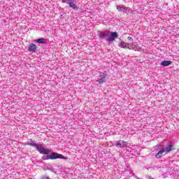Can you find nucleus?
I'll list each match as a JSON object with an SVG mask.
<instances>
[{
  "mask_svg": "<svg viewBox=\"0 0 179 179\" xmlns=\"http://www.w3.org/2000/svg\"><path fill=\"white\" fill-rule=\"evenodd\" d=\"M29 146H33V148H35L41 155H48L50 153V150L45 149L43 148V144L41 143H36L34 141H31V143H28Z\"/></svg>",
  "mask_w": 179,
  "mask_h": 179,
  "instance_id": "nucleus-1",
  "label": "nucleus"
},
{
  "mask_svg": "<svg viewBox=\"0 0 179 179\" xmlns=\"http://www.w3.org/2000/svg\"><path fill=\"white\" fill-rule=\"evenodd\" d=\"M28 51L30 52H36V51H37V45L34 43H30Z\"/></svg>",
  "mask_w": 179,
  "mask_h": 179,
  "instance_id": "nucleus-8",
  "label": "nucleus"
},
{
  "mask_svg": "<svg viewBox=\"0 0 179 179\" xmlns=\"http://www.w3.org/2000/svg\"><path fill=\"white\" fill-rule=\"evenodd\" d=\"M164 152H166V149L162 148L156 154L155 157L157 159H160V157L163 156V153H164Z\"/></svg>",
  "mask_w": 179,
  "mask_h": 179,
  "instance_id": "nucleus-9",
  "label": "nucleus"
},
{
  "mask_svg": "<svg viewBox=\"0 0 179 179\" xmlns=\"http://www.w3.org/2000/svg\"><path fill=\"white\" fill-rule=\"evenodd\" d=\"M117 9L119 12H123V13H129L131 9H129V8L128 7H125V6H122V5H118L117 6Z\"/></svg>",
  "mask_w": 179,
  "mask_h": 179,
  "instance_id": "nucleus-5",
  "label": "nucleus"
},
{
  "mask_svg": "<svg viewBox=\"0 0 179 179\" xmlns=\"http://www.w3.org/2000/svg\"><path fill=\"white\" fill-rule=\"evenodd\" d=\"M57 159H63L64 160L68 159V157L61 155L58 154L57 152H53L50 155V160H55Z\"/></svg>",
  "mask_w": 179,
  "mask_h": 179,
  "instance_id": "nucleus-3",
  "label": "nucleus"
},
{
  "mask_svg": "<svg viewBox=\"0 0 179 179\" xmlns=\"http://www.w3.org/2000/svg\"><path fill=\"white\" fill-rule=\"evenodd\" d=\"M173 148V145L171 143L168 144L167 147L166 148L165 152L167 153H170V151Z\"/></svg>",
  "mask_w": 179,
  "mask_h": 179,
  "instance_id": "nucleus-13",
  "label": "nucleus"
},
{
  "mask_svg": "<svg viewBox=\"0 0 179 179\" xmlns=\"http://www.w3.org/2000/svg\"><path fill=\"white\" fill-rule=\"evenodd\" d=\"M50 159H51V158H50V155H45V156H44L43 157V160H50Z\"/></svg>",
  "mask_w": 179,
  "mask_h": 179,
  "instance_id": "nucleus-16",
  "label": "nucleus"
},
{
  "mask_svg": "<svg viewBox=\"0 0 179 179\" xmlns=\"http://www.w3.org/2000/svg\"><path fill=\"white\" fill-rule=\"evenodd\" d=\"M120 47H122V48H128L129 47V44L125 42H121L120 44Z\"/></svg>",
  "mask_w": 179,
  "mask_h": 179,
  "instance_id": "nucleus-12",
  "label": "nucleus"
},
{
  "mask_svg": "<svg viewBox=\"0 0 179 179\" xmlns=\"http://www.w3.org/2000/svg\"><path fill=\"white\" fill-rule=\"evenodd\" d=\"M99 37H100V38H102L103 40L107 41V38H108V37H110V31H106L104 32H101L99 34Z\"/></svg>",
  "mask_w": 179,
  "mask_h": 179,
  "instance_id": "nucleus-7",
  "label": "nucleus"
},
{
  "mask_svg": "<svg viewBox=\"0 0 179 179\" xmlns=\"http://www.w3.org/2000/svg\"><path fill=\"white\" fill-rule=\"evenodd\" d=\"M36 42L38 43V44H44L47 42V39L42 38L36 39Z\"/></svg>",
  "mask_w": 179,
  "mask_h": 179,
  "instance_id": "nucleus-11",
  "label": "nucleus"
},
{
  "mask_svg": "<svg viewBox=\"0 0 179 179\" xmlns=\"http://www.w3.org/2000/svg\"><path fill=\"white\" fill-rule=\"evenodd\" d=\"M113 146H116V148H127L128 147V143L124 141H117L114 143Z\"/></svg>",
  "mask_w": 179,
  "mask_h": 179,
  "instance_id": "nucleus-4",
  "label": "nucleus"
},
{
  "mask_svg": "<svg viewBox=\"0 0 179 179\" xmlns=\"http://www.w3.org/2000/svg\"><path fill=\"white\" fill-rule=\"evenodd\" d=\"M43 170H45V171L50 170V171H53L54 167H52V166H51V165H49L48 166H44Z\"/></svg>",
  "mask_w": 179,
  "mask_h": 179,
  "instance_id": "nucleus-15",
  "label": "nucleus"
},
{
  "mask_svg": "<svg viewBox=\"0 0 179 179\" xmlns=\"http://www.w3.org/2000/svg\"><path fill=\"white\" fill-rule=\"evenodd\" d=\"M172 62H173L171 61H163L162 62L161 65L162 66H169V65H171Z\"/></svg>",
  "mask_w": 179,
  "mask_h": 179,
  "instance_id": "nucleus-10",
  "label": "nucleus"
},
{
  "mask_svg": "<svg viewBox=\"0 0 179 179\" xmlns=\"http://www.w3.org/2000/svg\"><path fill=\"white\" fill-rule=\"evenodd\" d=\"M110 37H108L106 39V41H108V43H111L113 41H115V38H118V33L117 32H110Z\"/></svg>",
  "mask_w": 179,
  "mask_h": 179,
  "instance_id": "nucleus-6",
  "label": "nucleus"
},
{
  "mask_svg": "<svg viewBox=\"0 0 179 179\" xmlns=\"http://www.w3.org/2000/svg\"><path fill=\"white\" fill-rule=\"evenodd\" d=\"M107 81V77L103 76L98 80L99 83H104V82Z\"/></svg>",
  "mask_w": 179,
  "mask_h": 179,
  "instance_id": "nucleus-14",
  "label": "nucleus"
},
{
  "mask_svg": "<svg viewBox=\"0 0 179 179\" xmlns=\"http://www.w3.org/2000/svg\"><path fill=\"white\" fill-rule=\"evenodd\" d=\"M62 3H67L69 8H72V9H79L78 6L76 5V1L75 0H62Z\"/></svg>",
  "mask_w": 179,
  "mask_h": 179,
  "instance_id": "nucleus-2",
  "label": "nucleus"
},
{
  "mask_svg": "<svg viewBox=\"0 0 179 179\" xmlns=\"http://www.w3.org/2000/svg\"><path fill=\"white\" fill-rule=\"evenodd\" d=\"M127 40H129V41H132V37H131V36H129L128 38H127Z\"/></svg>",
  "mask_w": 179,
  "mask_h": 179,
  "instance_id": "nucleus-18",
  "label": "nucleus"
},
{
  "mask_svg": "<svg viewBox=\"0 0 179 179\" xmlns=\"http://www.w3.org/2000/svg\"><path fill=\"white\" fill-rule=\"evenodd\" d=\"M41 179H50V178H48L47 176H44L41 177Z\"/></svg>",
  "mask_w": 179,
  "mask_h": 179,
  "instance_id": "nucleus-17",
  "label": "nucleus"
}]
</instances>
